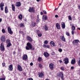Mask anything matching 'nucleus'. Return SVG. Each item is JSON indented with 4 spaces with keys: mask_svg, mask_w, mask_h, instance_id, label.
Listing matches in <instances>:
<instances>
[{
    "mask_svg": "<svg viewBox=\"0 0 80 80\" xmlns=\"http://www.w3.org/2000/svg\"><path fill=\"white\" fill-rule=\"evenodd\" d=\"M27 46L26 47V48L27 50H30L32 48V44L30 43V42H28L27 44Z\"/></svg>",
    "mask_w": 80,
    "mask_h": 80,
    "instance_id": "obj_1",
    "label": "nucleus"
},
{
    "mask_svg": "<svg viewBox=\"0 0 80 80\" xmlns=\"http://www.w3.org/2000/svg\"><path fill=\"white\" fill-rule=\"evenodd\" d=\"M4 6V4L1 3L0 4V7H3Z\"/></svg>",
    "mask_w": 80,
    "mask_h": 80,
    "instance_id": "obj_34",
    "label": "nucleus"
},
{
    "mask_svg": "<svg viewBox=\"0 0 80 80\" xmlns=\"http://www.w3.org/2000/svg\"><path fill=\"white\" fill-rule=\"evenodd\" d=\"M66 34L68 36H69V35H70V34L68 32H66Z\"/></svg>",
    "mask_w": 80,
    "mask_h": 80,
    "instance_id": "obj_44",
    "label": "nucleus"
},
{
    "mask_svg": "<svg viewBox=\"0 0 80 80\" xmlns=\"http://www.w3.org/2000/svg\"><path fill=\"white\" fill-rule=\"evenodd\" d=\"M6 43H7V47H10L11 46L12 44L10 43V40L9 39H8L6 40Z\"/></svg>",
    "mask_w": 80,
    "mask_h": 80,
    "instance_id": "obj_2",
    "label": "nucleus"
},
{
    "mask_svg": "<svg viewBox=\"0 0 80 80\" xmlns=\"http://www.w3.org/2000/svg\"><path fill=\"white\" fill-rule=\"evenodd\" d=\"M72 29L73 31H74L75 30V27L74 26H72Z\"/></svg>",
    "mask_w": 80,
    "mask_h": 80,
    "instance_id": "obj_28",
    "label": "nucleus"
},
{
    "mask_svg": "<svg viewBox=\"0 0 80 80\" xmlns=\"http://www.w3.org/2000/svg\"><path fill=\"white\" fill-rule=\"evenodd\" d=\"M64 59V60L63 61H65L64 63H65V64L67 65V64H68V63H69V60L68 58H65Z\"/></svg>",
    "mask_w": 80,
    "mask_h": 80,
    "instance_id": "obj_3",
    "label": "nucleus"
},
{
    "mask_svg": "<svg viewBox=\"0 0 80 80\" xmlns=\"http://www.w3.org/2000/svg\"><path fill=\"white\" fill-rule=\"evenodd\" d=\"M5 12L6 13H7L8 12V8H7V7H6L5 8Z\"/></svg>",
    "mask_w": 80,
    "mask_h": 80,
    "instance_id": "obj_23",
    "label": "nucleus"
},
{
    "mask_svg": "<svg viewBox=\"0 0 80 80\" xmlns=\"http://www.w3.org/2000/svg\"><path fill=\"white\" fill-rule=\"evenodd\" d=\"M15 6H16V7H20V6H21L20 2H17L15 4Z\"/></svg>",
    "mask_w": 80,
    "mask_h": 80,
    "instance_id": "obj_10",
    "label": "nucleus"
},
{
    "mask_svg": "<svg viewBox=\"0 0 80 80\" xmlns=\"http://www.w3.org/2000/svg\"><path fill=\"white\" fill-rule=\"evenodd\" d=\"M20 27H24V25H23V24H22V23H21L20 24Z\"/></svg>",
    "mask_w": 80,
    "mask_h": 80,
    "instance_id": "obj_32",
    "label": "nucleus"
},
{
    "mask_svg": "<svg viewBox=\"0 0 80 80\" xmlns=\"http://www.w3.org/2000/svg\"><path fill=\"white\" fill-rule=\"evenodd\" d=\"M28 11L29 12H35V10H34V9H33V7H32V8H31V7H30L28 10Z\"/></svg>",
    "mask_w": 80,
    "mask_h": 80,
    "instance_id": "obj_9",
    "label": "nucleus"
},
{
    "mask_svg": "<svg viewBox=\"0 0 80 80\" xmlns=\"http://www.w3.org/2000/svg\"><path fill=\"white\" fill-rule=\"evenodd\" d=\"M60 38H61V39L62 41H65V38L64 37V36H61L60 37Z\"/></svg>",
    "mask_w": 80,
    "mask_h": 80,
    "instance_id": "obj_22",
    "label": "nucleus"
},
{
    "mask_svg": "<svg viewBox=\"0 0 80 80\" xmlns=\"http://www.w3.org/2000/svg\"><path fill=\"white\" fill-rule=\"evenodd\" d=\"M43 12H44V14H47V12H46V11H45V10H43Z\"/></svg>",
    "mask_w": 80,
    "mask_h": 80,
    "instance_id": "obj_45",
    "label": "nucleus"
},
{
    "mask_svg": "<svg viewBox=\"0 0 80 80\" xmlns=\"http://www.w3.org/2000/svg\"><path fill=\"white\" fill-rule=\"evenodd\" d=\"M8 30L9 34L10 35H12V34H13V32L12 31V29H11V28H10L9 27H8Z\"/></svg>",
    "mask_w": 80,
    "mask_h": 80,
    "instance_id": "obj_5",
    "label": "nucleus"
},
{
    "mask_svg": "<svg viewBox=\"0 0 80 80\" xmlns=\"http://www.w3.org/2000/svg\"><path fill=\"white\" fill-rule=\"evenodd\" d=\"M43 74L42 72H41L39 74V77H40V78H43Z\"/></svg>",
    "mask_w": 80,
    "mask_h": 80,
    "instance_id": "obj_17",
    "label": "nucleus"
},
{
    "mask_svg": "<svg viewBox=\"0 0 80 80\" xmlns=\"http://www.w3.org/2000/svg\"><path fill=\"white\" fill-rule=\"evenodd\" d=\"M68 17V19H69V20H72V17H71V16H69Z\"/></svg>",
    "mask_w": 80,
    "mask_h": 80,
    "instance_id": "obj_37",
    "label": "nucleus"
},
{
    "mask_svg": "<svg viewBox=\"0 0 80 80\" xmlns=\"http://www.w3.org/2000/svg\"><path fill=\"white\" fill-rule=\"evenodd\" d=\"M2 64L3 67H5V63L3 62L2 63Z\"/></svg>",
    "mask_w": 80,
    "mask_h": 80,
    "instance_id": "obj_47",
    "label": "nucleus"
},
{
    "mask_svg": "<svg viewBox=\"0 0 80 80\" xmlns=\"http://www.w3.org/2000/svg\"><path fill=\"white\" fill-rule=\"evenodd\" d=\"M49 68L51 70H53L54 68L53 67V64L51 63L49 64Z\"/></svg>",
    "mask_w": 80,
    "mask_h": 80,
    "instance_id": "obj_13",
    "label": "nucleus"
},
{
    "mask_svg": "<svg viewBox=\"0 0 80 80\" xmlns=\"http://www.w3.org/2000/svg\"><path fill=\"white\" fill-rule=\"evenodd\" d=\"M0 8L1 10H3V7H0Z\"/></svg>",
    "mask_w": 80,
    "mask_h": 80,
    "instance_id": "obj_48",
    "label": "nucleus"
},
{
    "mask_svg": "<svg viewBox=\"0 0 80 80\" xmlns=\"http://www.w3.org/2000/svg\"><path fill=\"white\" fill-rule=\"evenodd\" d=\"M38 37H41V36H42V33H40L39 34H38Z\"/></svg>",
    "mask_w": 80,
    "mask_h": 80,
    "instance_id": "obj_41",
    "label": "nucleus"
},
{
    "mask_svg": "<svg viewBox=\"0 0 80 80\" xmlns=\"http://www.w3.org/2000/svg\"><path fill=\"white\" fill-rule=\"evenodd\" d=\"M0 80H5V78H0Z\"/></svg>",
    "mask_w": 80,
    "mask_h": 80,
    "instance_id": "obj_46",
    "label": "nucleus"
},
{
    "mask_svg": "<svg viewBox=\"0 0 80 80\" xmlns=\"http://www.w3.org/2000/svg\"><path fill=\"white\" fill-rule=\"evenodd\" d=\"M59 62H60V63H62V61L61 60H60Z\"/></svg>",
    "mask_w": 80,
    "mask_h": 80,
    "instance_id": "obj_59",
    "label": "nucleus"
},
{
    "mask_svg": "<svg viewBox=\"0 0 80 80\" xmlns=\"http://www.w3.org/2000/svg\"><path fill=\"white\" fill-rule=\"evenodd\" d=\"M0 49L1 51L3 52L5 51V48L4 47V46H3V44L2 43L1 44Z\"/></svg>",
    "mask_w": 80,
    "mask_h": 80,
    "instance_id": "obj_4",
    "label": "nucleus"
},
{
    "mask_svg": "<svg viewBox=\"0 0 80 80\" xmlns=\"http://www.w3.org/2000/svg\"><path fill=\"white\" fill-rule=\"evenodd\" d=\"M75 43H77L79 42V40L77 39L75 40Z\"/></svg>",
    "mask_w": 80,
    "mask_h": 80,
    "instance_id": "obj_30",
    "label": "nucleus"
},
{
    "mask_svg": "<svg viewBox=\"0 0 80 80\" xmlns=\"http://www.w3.org/2000/svg\"><path fill=\"white\" fill-rule=\"evenodd\" d=\"M61 25L62 28H65V23L64 22H62Z\"/></svg>",
    "mask_w": 80,
    "mask_h": 80,
    "instance_id": "obj_20",
    "label": "nucleus"
},
{
    "mask_svg": "<svg viewBox=\"0 0 80 80\" xmlns=\"http://www.w3.org/2000/svg\"><path fill=\"white\" fill-rule=\"evenodd\" d=\"M19 33H21V34L23 33V32L22 31H19Z\"/></svg>",
    "mask_w": 80,
    "mask_h": 80,
    "instance_id": "obj_50",
    "label": "nucleus"
},
{
    "mask_svg": "<svg viewBox=\"0 0 80 80\" xmlns=\"http://www.w3.org/2000/svg\"><path fill=\"white\" fill-rule=\"evenodd\" d=\"M37 22H40V19H39V18H38L37 19Z\"/></svg>",
    "mask_w": 80,
    "mask_h": 80,
    "instance_id": "obj_40",
    "label": "nucleus"
},
{
    "mask_svg": "<svg viewBox=\"0 0 80 80\" xmlns=\"http://www.w3.org/2000/svg\"><path fill=\"white\" fill-rule=\"evenodd\" d=\"M2 19L1 18H0V22H2Z\"/></svg>",
    "mask_w": 80,
    "mask_h": 80,
    "instance_id": "obj_58",
    "label": "nucleus"
},
{
    "mask_svg": "<svg viewBox=\"0 0 80 80\" xmlns=\"http://www.w3.org/2000/svg\"><path fill=\"white\" fill-rule=\"evenodd\" d=\"M43 55L45 56V57H48L49 56V54L48 52H44Z\"/></svg>",
    "mask_w": 80,
    "mask_h": 80,
    "instance_id": "obj_15",
    "label": "nucleus"
},
{
    "mask_svg": "<svg viewBox=\"0 0 80 80\" xmlns=\"http://www.w3.org/2000/svg\"><path fill=\"white\" fill-rule=\"evenodd\" d=\"M27 80H33L32 78H28Z\"/></svg>",
    "mask_w": 80,
    "mask_h": 80,
    "instance_id": "obj_39",
    "label": "nucleus"
},
{
    "mask_svg": "<svg viewBox=\"0 0 80 80\" xmlns=\"http://www.w3.org/2000/svg\"><path fill=\"white\" fill-rule=\"evenodd\" d=\"M12 10L14 12H15V6H14V5L12 4Z\"/></svg>",
    "mask_w": 80,
    "mask_h": 80,
    "instance_id": "obj_19",
    "label": "nucleus"
},
{
    "mask_svg": "<svg viewBox=\"0 0 80 80\" xmlns=\"http://www.w3.org/2000/svg\"><path fill=\"white\" fill-rule=\"evenodd\" d=\"M51 45L52 46V47H55V43H54L53 42V41H51L50 42Z\"/></svg>",
    "mask_w": 80,
    "mask_h": 80,
    "instance_id": "obj_21",
    "label": "nucleus"
},
{
    "mask_svg": "<svg viewBox=\"0 0 80 80\" xmlns=\"http://www.w3.org/2000/svg\"><path fill=\"white\" fill-rule=\"evenodd\" d=\"M61 69L62 70H63V71L64 70V68H63V67H61Z\"/></svg>",
    "mask_w": 80,
    "mask_h": 80,
    "instance_id": "obj_49",
    "label": "nucleus"
},
{
    "mask_svg": "<svg viewBox=\"0 0 80 80\" xmlns=\"http://www.w3.org/2000/svg\"><path fill=\"white\" fill-rule=\"evenodd\" d=\"M41 15H43V12H41Z\"/></svg>",
    "mask_w": 80,
    "mask_h": 80,
    "instance_id": "obj_57",
    "label": "nucleus"
},
{
    "mask_svg": "<svg viewBox=\"0 0 80 80\" xmlns=\"http://www.w3.org/2000/svg\"><path fill=\"white\" fill-rule=\"evenodd\" d=\"M76 62V61L75 60V59H72V60L71 62V64H72V65H74V64Z\"/></svg>",
    "mask_w": 80,
    "mask_h": 80,
    "instance_id": "obj_18",
    "label": "nucleus"
},
{
    "mask_svg": "<svg viewBox=\"0 0 80 80\" xmlns=\"http://www.w3.org/2000/svg\"><path fill=\"white\" fill-rule=\"evenodd\" d=\"M38 61L39 62H41V61H42V58L40 57L38 58Z\"/></svg>",
    "mask_w": 80,
    "mask_h": 80,
    "instance_id": "obj_33",
    "label": "nucleus"
},
{
    "mask_svg": "<svg viewBox=\"0 0 80 80\" xmlns=\"http://www.w3.org/2000/svg\"><path fill=\"white\" fill-rule=\"evenodd\" d=\"M28 58V56L27 54H24L22 56V60H26Z\"/></svg>",
    "mask_w": 80,
    "mask_h": 80,
    "instance_id": "obj_8",
    "label": "nucleus"
},
{
    "mask_svg": "<svg viewBox=\"0 0 80 80\" xmlns=\"http://www.w3.org/2000/svg\"><path fill=\"white\" fill-rule=\"evenodd\" d=\"M59 77L61 78L62 80H64V76L62 72L59 73Z\"/></svg>",
    "mask_w": 80,
    "mask_h": 80,
    "instance_id": "obj_6",
    "label": "nucleus"
},
{
    "mask_svg": "<svg viewBox=\"0 0 80 80\" xmlns=\"http://www.w3.org/2000/svg\"><path fill=\"white\" fill-rule=\"evenodd\" d=\"M27 40H28V41L29 42H32V40H33L32 39V38H31V37H30V36L27 37Z\"/></svg>",
    "mask_w": 80,
    "mask_h": 80,
    "instance_id": "obj_12",
    "label": "nucleus"
},
{
    "mask_svg": "<svg viewBox=\"0 0 80 80\" xmlns=\"http://www.w3.org/2000/svg\"><path fill=\"white\" fill-rule=\"evenodd\" d=\"M58 51L59 52H62V49L61 48H60L58 49Z\"/></svg>",
    "mask_w": 80,
    "mask_h": 80,
    "instance_id": "obj_38",
    "label": "nucleus"
},
{
    "mask_svg": "<svg viewBox=\"0 0 80 80\" xmlns=\"http://www.w3.org/2000/svg\"><path fill=\"white\" fill-rule=\"evenodd\" d=\"M13 54L14 55H15V51H14L13 52Z\"/></svg>",
    "mask_w": 80,
    "mask_h": 80,
    "instance_id": "obj_56",
    "label": "nucleus"
},
{
    "mask_svg": "<svg viewBox=\"0 0 80 80\" xmlns=\"http://www.w3.org/2000/svg\"><path fill=\"white\" fill-rule=\"evenodd\" d=\"M60 5H62V4L60 3L59 4V6H60Z\"/></svg>",
    "mask_w": 80,
    "mask_h": 80,
    "instance_id": "obj_61",
    "label": "nucleus"
},
{
    "mask_svg": "<svg viewBox=\"0 0 80 80\" xmlns=\"http://www.w3.org/2000/svg\"><path fill=\"white\" fill-rule=\"evenodd\" d=\"M38 2L40 1V0H36Z\"/></svg>",
    "mask_w": 80,
    "mask_h": 80,
    "instance_id": "obj_60",
    "label": "nucleus"
},
{
    "mask_svg": "<svg viewBox=\"0 0 80 80\" xmlns=\"http://www.w3.org/2000/svg\"><path fill=\"white\" fill-rule=\"evenodd\" d=\"M18 70L20 71H22V68L19 64L18 66Z\"/></svg>",
    "mask_w": 80,
    "mask_h": 80,
    "instance_id": "obj_11",
    "label": "nucleus"
},
{
    "mask_svg": "<svg viewBox=\"0 0 80 80\" xmlns=\"http://www.w3.org/2000/svg\"><path fill=\"white\" fill-rule=\"evenodd\" d=\"M38 18H39V17H38Z\"/></svg>",
    "mask_w": 80,
    "mask_h": 80,
    "instance_id": "obj_63",
    "label": "nucleus"
},
{
    "mask_svg": "<svg viewBox=\"0 0 80 80\" xmlns=\"http://www.w3.org/2000/svg\"><path fill=\"white\" fill-rule=\"evenodd\" d=\"M46 48H50V45H47L46 46Z\"/></svg>",
    "mask_w": 80,
    "mask_h": 80,
    "instance_id": "obj_42",
    "label": "nucleus"
},
{
    "mask_svg": "<svg viewBox=\"0 0 80 80\" xmlns=\"http://www.w3.org/2000/svg\"><path fill=\"white\" fill-rule=\"evenodd\" d=\"M47 18H48L47 16L46 15H45L44 17V18H42L43 20H47Z\"/></svg>",
    "mask_w": 80,
    "mask_h": 80,
    "instance_id": "obj_25",
    "label": "nucleus"
},
{
    "mask_svg": "<svg viewBox=\"0 0 80 80\" xmlns=\"http://www.w3.org/2000/svg\"><path fill=\"white\" fill-rule=\"evenodd\" d=\"M73 68H74L73 66H72L71 67V69H72V70H73Z\"/></svg>",
    "mask_w": 80,
    "mask_h": 80,
    "instance_id": "obj_52",
    "label": "nucleus"
},
{
    "mask_svg": "<svg viewBox=\"0 0 80 80\" xmlns=\"http://www.w3.org/2000/svg\"><path fill=\"white\" fill-rule=\"evenodd\" d=\"M1 40L2 42L4 43L5 42V38L4 36H2L1 38Z\"/></svg>",
    "mask_w": 80,
    "mask_h": 80,
    "instance_id": "obj_7",
    "label": "nucleus"
},
{
    "mask_svg": "<svg viewBox=\"0 0 80 80\" xmlns=\"http://www.w3.org/2000/svg\"><path fill=\"white\" fill-rule=\"evenodd\" d=\"M32 27H34L36 25V23L35 22H32Z\"/></svg>",
    "mask_w": 80,
    "mask_h": 80,
    "instance_id": "obj_27",
    "label": "nucleus"
},
{
    "mask_svg": "<svg viewBox=\"0 0 80 80\" xmlns=\"http://www.w3.org/2000/svg\"><path fill=\"white\" fill-rule=\"evenodd\" d=\"M36 33H37L38 34V33H40V31H39V30H37V31H36Z\"/></svg>",
    "mask_w": 80,
    "mask_h": 80,
    "instance_id": "obj_43",
    "label": "nucleus"
},
{
    "mask_svg": "<svg viewBox=\"0 0 80 80\" xmlns=\"http://www.w3.org/2000/svg\"><path fill=\"white\" fill-rule=\"evenodd\" d=\"M58 10V9L57 8H56L54 10Z\"/></svg>",
    "mask_w": 80,
    "mask_h": 80,
    "instance_id": "obj_64",
    "label": "nucleus"
},
{
    "mask_svg": "<svg viewBox=\"0 0 80 80\" xmlns=\"http://www.w3.org/2000/svg\"><path fill=\"white\" fill-rule=\"evenodd\" d=\"M38 65H39V67H40V68H42V66L41 64L39 63Z\"/></svg>",
    "mask_w": 80,
    "mask_h": 80,
    "instance_id": "obj_31",
    "label": "nucleus"
},
{
    "mask_svg": "<svg viewBox=\"0 0 80 80\" xmlns=\"http://www.w3.org/2000/svg\"><path fill=\"white\" fill-rule=\"evenodd\" d=\"M30 65H31V66H33V63L32 62H31L30 63Z\"/></svg>",
    "mask_w": 80,
    "mask_h": 80,
    "instance_id": "obj_53",
    "label": "nucleus"
},
{
    "mask_svg": "<svg viewBox=\"0 0 80 80\" xmlns=\"http://www.w3.org/2000/svg\"><path fill=\"white\" fill-rule=\"evenodd\" d=\"M18 18L20 20H21V19H22V14H20L19 16H18Z\"/></svg>",
    "mask_w": 80,
    "mask_h": 80,
    "instance_id": "obj_26",
    "label": "nucleus"
},
{
    "mask_svg": "<svg viewBox=\"0 0 80 80\" xmlns=\"http://www.w3.org/2000/svg\"><path fill=\"white\" fill-rule=\"evenodd\" d=\"M72 35H73V34H74V32L73 31H72Z\"/></svg>",
    "mask_w": 80,
    "mask_h": 80,
    "instance_id": "obj_54",
    "label": "nucleus"
},
{
    "mask_svg": "<svg viewBox=\"0 0 80 80\" xmlns=\"http://www.w3.org/2000/svg\"><path fill=\"white\" fill-rule=\"evenodd\" d=\"M58 15H55V17L56 18H58Z\"/></svg>",
    "mask_w": 80,
    "mask_h": 80,
    "instance_id": "obj_55",
    "label": "nucleus"
},
{
    "mask_svg": "<svg viewBox=\"0 0 80 80\" xmlns=\"http://www.w3.org/2000/svg\"><path fill=\"white\" fill-rule=\"evenodd\" d=\"M48 41L47 40H45L44 42V44H45L46 45H47L48 44Z\"/></svg>",
    "mask_w": 80,
    "mask_h": 80,
    "instance_id": "obj_29",
    "label": "nucleus"
},
{
    "mask_svg": "<svg viewBox=\"0 0 80 80\" xmlns=\"http://www.w3.org/2000/svg\"><path fill=\"white\" fill-rule=\"evenodd\" d=\"M9 71H12L13 70V65H11L9 66Z\"/></svg>",
    "mask_w": 80,
    "mask_h": 80,
    "instance_id": "obj_16",
    "label": "nucleus"
},
{
    "mask_svg": "<svg viewBox=\"0 0 80 80\" xmlns=\"http://www.w3.org/2000/svg\"><path fill=\"white\" fill-rule=\"evenodd\" d=\"M78 30H80V28H78Z\"/></svg>",
    "mask_w": 80,
    "mask_h": 80,
    "instance_id": "obj_62",
    "label": "nucleus"
},
{
    "mask_svg": "<svg viewBox=\"0 0 80 80\" xmlns=\"http://www.w3.org/2000/svg\"><path fill=\"white\" fill-rule=\"evenodd\" d=\"M47 45L44 44L43 45L42 47H44V48H47Z\"/></svg>",
    "mask_w": 80,
    "mask_h": 80,
    "instance_id": "obj_36",
    "label": "nucleus"
},
{
    "mask_svg": "<svg viewBox=\"0 0 80 80\" xmlns=\"http://www.w3.org/2000/svg\"><path fill=\"white\" fill-rule=\"evenodd\" d=\"M56 28L58 29V30H60V25L58 23H56Z\"/></svg>",
    "mask_w": 80,
    "mask_h": 80,
    "instance_id": "obj_14",
    "label": "nucleus"
},
{
    "mask_svg": "<svg viewBox=\"0 0 80 80\" xmlns=\"http://www.w3.org/2000/svg\"><path fill=\"white\" fill-rule=\"evenodd\" d=\"M2 31L3 33H5V29H3L2 30Z\"/></svg>",
    "mask_w": 80,
    "mask_h": 80,
    "instance_id": "obj_35",
    "label": "nucleus"
},
{
    "mask_svg": "<svg viewBox=\"0 0 80 80\" xmlns=\"http://www.w3.org/2000/svg\"><path fill=\"white\" fill-rule=\"evenodd\" d=\"M78 9H79V10H80V5H79L78 6Z\"/></svg>",
    "mask_w": 80,
    "mask_h": 80,
    "instance_id": "obj_51",
    "label": "nucleus"
},
{
    "mask_svg": "<svg viewBox=\"0 0 80 80\" xmlns=\"http://www.w3.org/2000/svg\"><path fill=\"white\" fill-rule=\"evenodd\" d=\"M43 28L45 29V31H47V30H48V27L46 25L44 27H43Z\"/></svg>",
    "mask_w": 80,
    "mask_h": 80,
    "instance_id": "obj_24",
    "label": "nucleus"
}]
</instances>
